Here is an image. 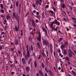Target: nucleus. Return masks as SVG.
<instances>
[{
    "label": "nucleus",
    "mask_w": 76,
    "mask_h": 76,
    "mask_svg": "<svg viewBox=\"0 0 76 76\" xmlns=\"http://www.w3.org/2000/svg\"><path fill=\"white\" fill-rule=\"evenodd\" d=\"M28 39L29 41H31L32 40V38H31L30 37H29Z\"/></svg>",
    "instance_id": "42"
},
{
    "label": "nucleus",
    "mask_w": 76,
    "mask_h": 76,
    "mask_svg": "<svg viewBox=\"0 0 76 76\" xmlns=\"http://www.w3.org/2000/svg\"><path fill=\"white\" fill-rule=\"evenodd\" d=\"M44 12H43L42 13V16H43L42 18H44Z\"/></svg>",
    "instance_id": "47"
},
{
    "label": "nucleus",
    "mask_w": 76,
    "mask_h": 76,
    "mask_svg": "<svg viewBox=\"0 0 76 76\" xmlns=\"http://www.w3.org/2000/svg\"><path fill=\"white\" fill-rule=\"evenodd\" d=\"M39 75H41V76H44V74H42V72L41 70H39Z\"/></svg>",
    "instance_id": "10"
},
{
    "label": "nucleus",
    "mask_w": 76,
    "mask_h": 76,
    "mask_svg": "<svg viewBox=\"0 0 76 76\" xmlns=\"http://www.w3.org/2000/svg\"><path fill=\"white\" fill-rule=\"evenodd\" d=\"M36 76H39V74H38V73H37Z\"/></svg>",
    "instance_id": "63"
},
{
    "label": "nucleus",
    "mask_w": 76,
    "mask_h": 76,
    "mask_svg": "<svg viewBox=\"0 0 76 76\" xmlns=\"http://www.w3.org/2000/svg\"><path fill=\"white\" fill-rule=\"evenodd\" d=\"M34 66L35 67H37V62L36 61H34Z\"/></svg>",
    "instance_id": "22"
},
{
    "label": "nucleus",
    "mask_w": 76,
    "mask_h": 76,
    "mask_svg": "<svg viewBox=\"0 0 76 76\" xmlns=\"http://www.w3.org/2000/svg\"><path fill=\"white\" fill-rule=\"evenodd\" d=\"M64 42L65 43L64 44V47H66V46H67V44H68V43L67 42Z\"/></svg>",
    "instance_id": "12"
},
{
    "label": "nucleus",
    "mask_w": 76,
    "mask_h": 76,
    "mask_svg": "<svg viewBox=\"0 0 76 76\" xmlns=\"http://www.w3.org/2000/svg\"><path fill=\"white\" fill-rule=\"evenodd\" d=\"M10 9H13V5H12V4H11V6L10 7Z\"/></svg>",
    "instance_id": "43"
},
{
    "label": "nucleus",
    "mask_w": 76,
    "mask_h": 76,
    "mask_svg": "<svg viewBox=\"0 0 76 76\" xmlns=\"http://www.w3.org/2000/svg\"><path fill=\"white\" fill-rule=\"evenodd\" d=\"M11 74L13 75H14V72H11Z\"/></svg>",
    "instance_id": "62"
},
{
    "label": "nucleus",
    "mask_w": 76,
    "mask_h": 76,
    "mask_svg": "<svg viewBox=\"0 0 76 76\" xmlns=\"http://www.w3.org/2000/svg\"><path fill=\"white\" fill-rule=\"evenodd\" d=\"M22 61L23 64H26V62L25 61V58H22Z\"/></svg>",
    "instance_id": "6"
},
{
    "label": "nucleus",
    "mask_w": 76,
    "mask_h": 76,
    "mask_svg": "<svg viewBox=\"0 0 76 76\" xmlns=\"http://www.w3.org/2000/svg\"><path fill=\"white\" fill-rule=\"evenodd\" d=\"M26 72H29L30 70V68L29 66H27L26 67Z\"/></svg>",
    "instance_id": "8"
},
{
    "label": "nucleus",
    "mask_w": 76,
    "mask_h": 76,
    "mask_svg": "<svg viewBox=\"0 0 76 76\" xmlns=\"http://www.w3.org/2000/svg\"><path fill=\"white\" fill-rule=\"evenodd\" d=\"M36 14L37 15H39V12H36Z\"/></svg>",
    "instance_id": "59"
},
{
    "label": "nucleus",
    "mask_w": 76,
    "mask_h": 76,
    "mask_svg": "<svg viewBox=\"0 0 76 76\" xmlns=\"http://www.w3.org/2000/svg\"><path fill=\"white\" fill-rule=\"evenodd\" d=\"M41 3H42V0H36L35 4L37 6H38L39 4L40 6H41Z\"/></svg>",
    "instance_id": "2"
},
{
    "label": "nucleus",
    "mask_w": 76,
    "mask_h": 76,
    "mask_svg": "<svg viewBox=\"0 0 76 76\" xmlns=\"http://www.w3.org/2000/svg\"><path fill=\"white\" fill-rule=\"evenodd\" d=\"M43 45H45L46 46H47V45H48V42H47V41L46 40H45L43 42Z\"/></svg>",
    "instance_id": "5"
},
{
    "label": "nucleus",
    "mask_w": 76,
    "mask_h": 76,
    "mask_svg": "<svg viewBox=\"0 0 76 76\" xmlns=\"http://www.w3.org/2000/svg\"><path fill=\"white\" fill-rule=\"evenodd\" d=\"M21 32V34H20V35H23V30H21L20 31Z\"/></svg>",
    "instance_id": "32"
},
{
    "label": "nucleus",
    "mask_w": 76,
    "mask_h": 76,
    "mask_svg": "<svg viewBox=\"0 0 76 76\" xmlns=\"http://www.w3.org/2000/svg\"><path fill=\"white\" fill-rule=\"evenodd\" d=\"M32 6L34 7L35 8V7H36V6H35V4H32Z\"/></svg>",
    "instance_id": "40"
},
{
    "label": "nucleus",
    "mask_w": 76,
    "mask_h": 76,
    "mask_svg": "<svg viewBox=\"0 0 76 76\" xmlns=\"http://www.w3.org/2000/svg\"><path fill=\"white\" fill-rule=\"evenodd\" d=\"M7 19H10V15H7L6 16Z\"/></svg>",
    "instance_id": "20"
},
{
    "label": "nucleus",
    "mask_w": 76,
    "mask_h": 76,
    "mask_svg": "<svg viewBox=\"0 0 76 76\" xmlns=\"http://www.w3.org/2000/svg\"><path fill=\"white\" fill-rule=\"evenodd\" d=\"M18 52L19 54H21V51H19V50H18Z\"/></svg>",
    "instance_id": "49"
},
{
    "label": "nucleus",
    "mask_w": 76,
    "mask_h": 76,
    "mask_svg": "<svg viewBox=\"0 0 76 76\" xmlns=\"http://www.w3.org/2000/svg\"><path fill=\"white\" fill-rule=\"evenodd\" d=\"M53 9L54 12H55V11H56V8H53Z\"/></svg>",
    "instance_id": "61"
},
{
    "label": "nucleus",
    "mask_w": 76,
    "mask_h": 76,
    "mask_svg": "<svg viewBox=\"0 0 76 76\" xmlns=\"http://www.w3.org/2000/svg\"><path fill=\"white\" fill-rule=\"evenodd\" d=\"M73 26H74V27H75V28H76V24H74Z\"/></svg>",
    "instance_id": "64"
},
{
    "label": "nucleus",
    "mask_w": 76,
    "mask_h": 76,
    "mask_svg": "<svg viewBox=\"0 0 76 76\" xmlns=\"http://www.w3.org/2000/svg\"><path fill=\"white\" fill-rule=\"evenodd\" d=\"M63 19H64V20H65V21H67V19H66L64 18Z\"/></svg>",
    "instance_id": "52"
},
{
    "label": "nucleus",
    "mask_w": 76,
    "mask_h": 76,
    "mask_svg": "<svg viewBox=\"0 0 76 76\" xmlns=\"http://www.w3.org/2000/svg\"><path fill=\"white\" fill-rule=\"evenodd\" d=\"M31 51H34V49L33 47H32V45H31Z\"/></svg>",
    "instance_id": "26"
},
{
    "label": "nucleus",
    "mask_w": 76,
    "mask_h": 76,
    "mask_svg": "<svg viewBox=\"0 0 76 76\" xmlns=\"http://www.w3.org/2000/svg\"><path fill=\"white\" fill-rule=\"evenodd\" d=\"M50 27L51 28H53V25L51 23H50Z\"/></svg>",
    "instance_id": "29"
},
{
    "label": "nucleus",
    "mask_w": 76,
    "mask_h": 76,
    "mask_svg": "<svg viewBox=\"0 0 76 76\" xmlns=\"http://www.w3.org/2000/svg\"><path fill=\"white\" fill-rule=\"evenodd\" d=\"M37 44L38 45V46H39V45H40V44H39V42H37Z\"/></svg>",
    "instance_id": "51"
},
{
    "label": "nucleus",
    "mask_w": 76,
    "mask_h": 76,
    "mask_svg": "<svg viewBox=\"0 0 76 76\" xmlns=\"http://www.w3.org/2000/svg\"><path fill=\"white\" fill-rule=\"evenodd\" d=\"M35 21L36 23H38V19L36 20Z\"/></svg>",
    "instance_id": "50"
},
{
    "label": "nucleus",
    "mask_w": 76,
    "mask_h": 76,
    "mask_svg": "<svg viewBox=\"0 0 76 76\" xmlns=\"http://www.w3.org/2000/svg\"><path fill=\"white\" fill-rule=\"evenodd\" d=\"M42 68H45V65L43 62H42Z\"/></svg>",
    "instance_id": "19"
},
{
    "label": "nucleus",
    "mask_w": 76,
    "mask_h": 76,
    "mask_svg": "<svg viewBox=\"0 0 76 76\" xmlns=\"http://www.w3.org/2000/svg\"><path fill=\"white\" fill-rule=\"evenodd\" d=\"M1 17L3 18V17H4V16H3L2 15H1Z\"/></svg>",
    "instance_id": "57"
},
{
    "label": "nucleus",
    "mask_w": 76,
    "mask_h": 76,
    "mask_svg": "<svg viewBox=\"0 0 76 76\" xmlns=\"http://www.w3.org/2000/svg\"><path fill=\"white\" fill-rule=\"evenodd\" d=\"M31 35H34V31H32L31 32Z\"/></svg>",
    "instance_id": "37"
},
{
    "label": "nucleus",
    "mask_w": 76,
    "mask_h": 76,
    "mask_svg": "<svg viewBox=\"0 0 76 76\" xmlns=\"http://www.w3.org/2000/svg\"><path fill=\"white\" fill-rule=\"evenodd\" d=\"M50 48H53V45L51 44L50 45Z\"/></svg>",
    "instance_id": "31"
},
{
    "label": "nucleus",
    "mask_w": 76,
    "mask_h": 76,
    "mask_svg": "<svg viewBox=\"0 0 76 76\" xmlns=\"http://www.w3.org/2000/svg\"><path fill=\"white\" fill-rule=\"evenodd\" d=\"M14 29H15L16 31H19V29H18V28L17 26H16L14 28Z\"/></svg>",
    "instance_id": "15"
},
{
    "label": "nucleus",
    "mask_w": 76,
    "mask_h": 76,
    "mask_svg": "<svg viewBox=\"0 0 76 76\" xmlns=\"http://www.w3.org/2000/svg\"><path fill=\"white\" fill-rule=\"evenodd\" d=\"M63 39V38H60L58 40V42H60L61 41H62Z\"/></svg>",
    "instance_id": "14"
},
{
    "label": "nucleus",
    "mask_w": 76,
    "mask_h": 76,
    "mask_svg": "<svg viewBox=\"0 0 76 76\" xmlns=\"http://www.w3.org/2000/svg\"><path fill=\"white\" fill-rule=\"evenodd\" d=\"M26 48H29V46H28V45H26Z\"/></svg>",
    "instance_id": "53"
},
{
    "label": "nucleus",
    "mask_w": 76,
    "mask_h": 76,
    "mask_svg": "<svg viewBox=\"0 0 76 76\" xmlns=\"http://www.w3.org/2000/svg\"><path fill=\"white\" fill-rule=\"evenodd\" d=\"M1 12L2 13H4V11L3 10V9H1Z\"/></svg>",
    "instance_id": "36"
},
{
    "label": "nucleus",
    "mask_w": 76,
    "mask_h": 76,
    "mask_svg": "<svg viewBox=\"0 0 76 76\" xmlns=\"http://www.w3.org/2000/svg\"><path fill=\"white\" fill-rule=\"evenodd\" d=\"M45 70L47 72V73H48V70H47V67H46L45 68Z\"/></svg>",
    "instance_id": "38"
},
{
    "label": "nucleus",
    "mask_w": 76,
    "mask_h": 76,
    "mask_svg": "<svg viewBox=\"0 0 76 76\" xmlns=\"http://www.w3.org/2000/svg\"><path fill=\"white\" fill-rule=\"evenodd\" d=\"M16 6L17 7H18V1H16Z\"/></svg>",
    "instance_id": "33"
},
{
    "label": "nucleus",
    "mask_w": 76,
    "mask_h": 76,
    "mask_svg": "<svg viewBox=\"0 0 76 76\" xmlns=\"http://www.w3.org/2000/svg\"><path fill=\"white\" fill-rule=\"evenodd\" d=\"M49 7V5H47L46 7V8H48Z\"/></svg>",
    "instance_id": "55"
},
{
    "label": "nucleus",
    "mask_w": 76,
    "mask_h": 76,
    "mask_svg": "<svg viewBox=\"0 0 76 76\" xmlns=\"http://www.w3.org/2000/svg\"><path fill=\"white\" fill-rule=\"evenodd\" d=\"M72 20H76V18H72Z\"/></svg>",
    "instance_id": "41"
},
{
    "label": "nucleus",
    "mask_w": 76,
    "mask_h": 76,
    "mask_svg": "<svg viewBox=\"0 0 76 76\" xmlns=\"http://www.w3.org/2000/svg\"><path fill=\"white\" fill-rule=\"evenodd\" d=\"M64 55H66L67 54V52H66V50L64 49Z\"/></svg>",
    "instance_id": "23"
},
{
    "label": "nucleus",
    "mask_w": 76,
    "mask_h": 76,
    "mask_svg": "<svg viewBox=\"0 0 76 76\" xmlns=\"http://www.w3.org/2000/svg\"><path fill=\"white\" fill-rule=\"evenodd\" d=\"M42 29L44 32H45V33L47 32V30L45 29L44 27L42 28Z\"/></svg>",
    "instance_id": "16"
},
{
    "label": "nucleus",
    "mask_w": 76,
    "mask_h": 76,
    "mask_svg": "<svg viewBox=\"0 0 76 76\" xmlns=\"http://www.w3.org/2000/svg\"><path fill=\"white\" fill-rule=\"evenodd\" d=\"M64 47H65L64 45H62L61 46V48L62 50H64Z\"/></svg>",
    "instance_id": "9"
},
{
    "label": "nucleus",
    "mask_w": 76,
    "mask_h": 76,
    "mask_svg": "<svg viewBox=\"0 0 76 76\" xmlns=\"http://www.w3.org/2000/svg\"><path fill=\"white\" fill-rule=\"evenodd\" d=\"M72 72L73 74H74V75H75V72H74V71H72Z\"/></svg>",
    "instance_id": "48"
},
{
    "label": "nucleus",
    "mask_w": 76,
    "mask_h": 76,
    "mask_svg": "<svg viewBox=\"0 0 76 76\" xmlns=\"http://www.w3.org/2000/svg\"><path fill=\"white\" fill-rule=\"evenodd\" d=\"M71 53H72V54L73 56H75V53H73V52H71Z\"/></svg>",
    "instance_id": "60"
},
{
    "label": "nucleus",
    "mask_w": 76,
    "mask_h": 76,
    "mask_svg": "<svg viewBox=\"0 0 76 76\" xmlns=\"http://www.w3.org/2000/svg\"><path fill=\"white\" fill-rule=\"evenodd\" d=\"M0 7H1V9H3L4 7H3V4H1Z\"/></svg>",
    "instance_id": "27"
},
{
    "label": "nucleus",
    "mask_w": 76,
    "mask_h": 76,
    "mask_svg": "<svg viewBox=\"0 0 76 76\" xmlns=\"http://www.w3.org/2000/svg\"><path fill=\"white\" fill-rule=\"evenodd\" d=\"M5 56H8L9 55V53L7 52L5 53Z\"/></svg>",
    "instance_id": "39"
},
{
    "label": "nucleus",
    "mask_w": 76,
    "mask_h": 76,
    "mask_svg": "<svg viewBox=\"0 0 76 76\" xmlns=\"http://www.w3.org/2000/svg\"><path fill=\"white\" fill-rule=\"evenodd\" d=\"M15 20H17L18 23H19V20H20L19 17L18 16V15L17 13L15 14V12H13V13L12 19H15Z\"/></svg>",
    "instance_id": "1"
},
{
    "label": "nucleus",
    "mask_w": 76,
    "mask_h": 76,
    "mask_svg": "<svg viewBox=\"0 0 76 76\" xmlns=\"http://www.w3.org/2000/svg\"><path fill=\"white\" fill-rule=\"evenodd\" d=\"M41 34H39V37H37V39L39 41H41Z\"/></svg>",
    "instance_id": "7"
},
{
    "label": "nucleus",
    "mask_w": 76,
    "mask_h": 76,
    "mask_svg": "<svg viewBox=\"0 0 76 76\" xmlns=\"http://www.w3.org/2000/svg\"><path fill=\"white\" fill-rule=\"evenodd\" d=\"M69 56L70 57H72V54H69Z\"/></svg>",
    "instance_id": "35"
},
{
    "label": "nucleus",
    "mask_w": 76,
    "mask_h": 76,
    "mask_svg": "<svg viewBox=\"0 0 76 76\" xmlns=\"http://www.w3.org/2000/svg\"><path fill=\"white\" fill-rule=\"evenodd\" d=\"M50 51L51 52V54H53V48H50Z\"/></svg>",
    "instance_id": "25"
},
{
    "label": "nucleus",
    "mask_w": 76,
    "mask_h": 76,
    "mask_svg": "<svg viewBox=\"0 0 76 76\" xmlns=\"http://www.w3.org/2000/svg\"><path fill=\"white\" fill-rule=\"evenodd\" d=\"M27 53V57L28 58H29L30 56V54H29V52H28V51Z\"/></svg>",
    "instance_id": "13"
},
{
    "label": "nucleus",
    "mask_w": 76,
    "mask_h": 76,
    "mask_svg": "<svg viewBox=\"0 0 76 76\" xmlns=\"http://www.w3.org/2000/svg\"><path fill=\"white\" fill-rule=\"evenodd\" d=\"M0 48L1 49V50H2V49H3V46H0Z\"/></svg>",
    "instance_id": "44"
},
{
    "label": "nucleus",
    "mask_w": 76,
    "mask_h": 76,
    "mask_svg": "<svg viewBox=\"0 0 76 76\" xmlns=\"http://www.w3.org/2000/svg\"><path fill=\"white\" fill-rule=\"evenodd\" d=\"M15 44L16 45H19V42H18V40H15Z\"/></svg>",
    "instance_id": "11"
},
{
    "label": "nucleus",
    "mask_w": 76,
    "mask_h": 76,
    "mask_svg": "<svg viewBox=\"0 0 76 76\" xmlns=\"http://www.w3.org/2000/svg\"><path fill=\"white\" fill-rule=\"evenodd\" d=\"M41 55H39V57L38 58V59H39V60L41 59Z\"/></svg>",
    "instance_id": "34"
},
{
    "label": "nucleus",
    "mask_w": 76,
    "mask_h": 76,
    "mask_svg": "<svg viewBox=\"0 0 76 76\" xmlns=\"http://www.w3.org/2000/svg\"><path fill=\"white\" fill-rule=\"evenodd\" d=\"M29 14V12L27 13L26 15V17L27 16H28V14Z\"/></svg>",
    "instance_id": "54"
},
{
    "label": "nucleus",
    "mask_w": 76,
    "mask_h": 76,
    "mask_svg": "<svg viewBox=\"0 0 76 76\" xmlns=\"http://www.w3.org/2000/svg\"><path fill=\"white\" fill-rule=\"evenodd\" d=\"M46 52L47 54V57H48V51H47L46 50Z\"/></svg>",
    "instance_id": "46"
},
{
    "label": "nucleus",
    "mask_w": 76,
    "mask_h": 76,
    "mask_svg": "<svg viewBox=\"0 0 76 76\" xmlns=\"http://www.w3.org/2000/svg\"><path fill=\"white\" fill-rule=\"evenodd\" d=\"M61 7H62L63 9L65 8V5L63 3V6H61Z\"/></svg>",
    "instance_id": "30"
},
{
    "label": "nucleus",
    "mask_w": 76,
    "mask_h": 76,
    "mask_svg": "<svg viewBox=\"0 0 76 76\" xmlns=\"http://www.w3.org/2000/svg\"><path fill=\"white\" fill-rule=\"evenodd\" d=\"M49 12H50V13H52V14H54V12L51 10H50Z\"/></svg>",
    "instance_id": "28"
},
{
    "label": "nucleus",
    "mask_w": 76,
    "mask_h": 76,
    "mask_svg": "<svg viewBox=\"0 0 76 76\" xmlns=\"http://www.w3.org/2000/svg\"><path fill=\"white\" fill-rule=\"evenodd\" d=\"M71 9V10H72L73 9V8H72V6H70L69 7Z\"/></svg>",
    "instance_id": "56"
},
{
    "label": "nucleus",
    "mask_w": 76,
    "mask_h": 76,
    "mask_svg": "<svg viewBox=\"0 0 76 76\" xmlns=\"http://www.w3.org/2000/svg\"><path fill=\"white\" fill-rule=\"evenodd\" d=\"M13 64H12L11 65V66H10V67H13Z\"/></svg>",
    "instance_id": "58"
},
{
    "label": "nucleus",
    "mask_w": 76,
    "mask_h": 76,
    "mask_svg": "<svg viewBox=\"0 0 76 76\" xmlns=\"http://www.w3.org/2000/svg\"><path fill=\"white\" fill-rule=\"evenodd\" d=\"M31 21L32 26H33V27H34V28H35V27H36V24H35V23L34 20L32 19V20Z\"/></svg>",
    "instance_id": "4"
},
{
    "label": "nucleus",
    "mask_w": 76,
    "mask_h": 76,
    "mask_svg": "<svg viewBox=\"0 0 76 76\" xmlns=\"http://www.w3.org/2000/svg\"><path fill=\"white\" fill-rule=\"evenodd\" d=\"M55 21H53L52 22H51V23L53 25H54V24H55V23H56V25H58V26H59L60 25V22H58L57 20H54Z\"/></svg>",
    "instance_id": "3"
},
{
    "label": "nucleus",
    "mask_w": 76,
    "mask_h": 76,
    "mask_svg": "<svg viewBox=\"0 0 76 76\" xmlns=\"http://www.w3.org/2000/svg\"><path fill=\"white\" fill-rule=\"evenodd\" d=\"M33 13H37V12L35 10H34L33 11Z\"/></svg>",
    "instance_id": "45"
},
{
    "label": "nucleus",
    "mask_w": 76,
    "mask_h": 76,
    "mask_svg": "<svg viewBox=\"0 0 76 76\" xmlns=\"http://www.w3.org/2000/svg\"><path fill=\"white\" fill-rule=\"evenodd\" d=\"M49 71V73H50V74L52 76H53V72H52L50 70H48Z\"/></svg>",
    "instance_id": "17"
},
{
    "label": "nucleus",
    "mask_w": 76,
    "mask_h": 76,
    "mask_svg": "<svg viewBox=\"0 0 76 76\" xmlns=\"http://www.w3.org/2000/svg\"><path fill=\"white\" fill-rule=\"evenodd\" d=\"M52 29L53 31H57V28H54L53 27Z\"/></svg>",
    "instance_id": "21"
},
{
    "label": "nucleus",
    "mask_w": 76,
    "mask_h": 76,
    "mask_svg": "<svg viewBox=\"0 0 76 76\" xmlns=\"http://www.w3.org/2000/svg\"><path fill=\"white\" fill-rule=\"evenodd\" d=\"M42 55L43 57H46L45 55V54H44V53L42 52Z\"/></svg>",
    "instance_id": "24"
},
{
    "label": "nucleus",
    "mask_w": 76,
    "mask_h": 76,
    "mask_svg": "<svg viewBox=\"0 0 76 76\" xmlns=\"http://www.w3.org/2000/svg\"><path fill=\"white\" fill-rule=\"evenodd\" d=\"M66 60H67L68 61H70V58L68 57L67 56L66 58H65Z\"/></svg>",
    "instance_id": "18"
}]
</instances>
